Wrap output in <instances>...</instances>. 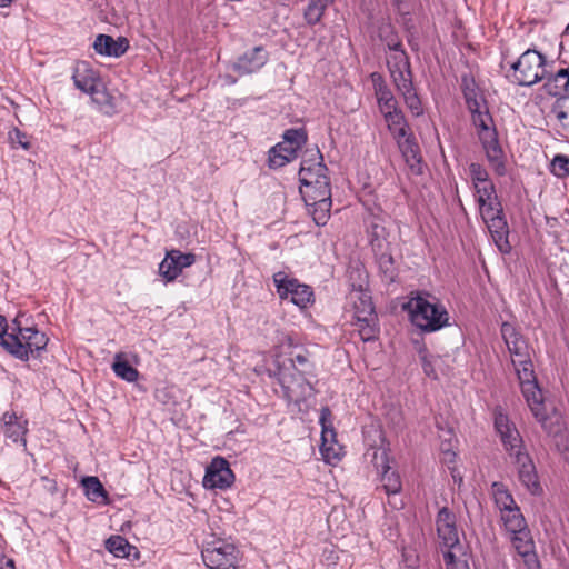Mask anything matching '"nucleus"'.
Instances as JSON below:
<instances>
[{
    "label": "nucleus",
    "mask_w": 569,
    "mask_h": 569,
    "mask_svg": "<svg viewBox=\"0 0 569 569\" xmlns=\"http://www.w3.org/2000/svg\"><path fill=\"white\" fill-rule=\"evenodd\" d=\"M387 67L397 91L415 116L422 112L421 101L413 88L410 60L405 50L388 52Z\"/></svg>",
    "instance_id": "5"
},
{
    "label": "nucleus",
    "mask_w": 569,
    "mask_h": 569,
    "mask_svg": "<svg viewBox=\"0 0 569 569\" xmlns=\"http://www.w3.org/2000/svg\"><path fill=\"white\" fill-rule=\"evenodd\" d=\"M10 336L8 332L7 320L3 316H0V343L4 347L6 338Z\"/></svg>",
    "instance_id": "48"
},
{
    "label": "nucleus",
    "mask_w": 569,
    "mask_h": 569,
    "mask_svg": "<svg viewBox=\"0 0 569 569\" xmlns=\"http://www.w3.org/2000/svg\"><path fill=\"white\" fill-rule=\"evenodd\" d=\"M320 423L322 427V443L320 449L323 458L329 462L335 459L339 460L340 455L333 447L336 433L331 427V411L327 407L321 409Z\"/></svg>",
    "instance_id": "19"
},
{
    "label": "nucleus",
    "mask_w": 569,
    "mask_h": 569,
    "mask_svg": "<svg viewBox=\"0 0 569 569\" xmlns=\"http://www.w3.org/2000/svg\"><path fill=\"white\" fill-rule=\"evenodd\" d=\"M273 282L280 299H289L293 305L303 309L312 301L313 292L307 284L289 278L284 272L273 274Z\"/></svg>",
    "instance_id": "11"
},
{
    "label": "nucleus",
    "mask_w": 569,
    "mask_h": 569,
    "mask_svg": "<svg viewBox=\"0 0 569 569\" xmlns=\"http://www.w3.org/2000/svg\"><path fill=\"white\" fill-rule=\"evenodd\" d=\"M1 429L6 438L12 442H20L26 446V435L28 432V420L14 411H6L1 418Z\"/></svg>",
    "instance_id": "18"
},
{
    "label": "nucleus",
    "mask_w": 569,
    "mask_h": 569,
    "mask_svg": "<svg viewBox=\"0 0 569 569\" xmlns=\"http://www.w3.org/2000/svg\"><path fill=\"white\" fill-rule=\"evenodd\" d=\"M478 138L490 167L498 176L506 174L505 153L500 146L493 119L488 109L481 104L470 110Z\"/></svg>",
    "instance_id": "4"
},
{
    "label": "nucleus",
    "mask_w": 569,
    "mask_h": 569,
    "mask_svg": "<svg viewBox=\"0 0 569 569\" xmlns=\"http://www.w3.org/2000/svg\"><path fill=\"white\" fill-rule=\"evenodd\" d=\"M88 94L99 111L107 116L116 113L114 97L107 90L103 81L99 82Z\"/></svg>",
    "instance_id": "28"
},
{
    "label": "nucleus",
    "mask_w": 569,
    "mask_h": 569,
    "mask_svg": "<svg viewBox=\"0 0 569 569\" xmlns=\"http://www.w3.org/2000/svg\"><path fill=\"white\" fill-rule=\"evenodd\" d=\"M470 178L475 188V192L480 188L493 186L489 179L487 170L479 163L472 162L469 166Z\"/></svg>",
    "instance_id": "36"
},
{
    "label": "nucleus",
    "mask_w": 569,
    "mask_h": 569,
    "mask_svg": "<svg viewBox=\"0 0 569 569\" xmlns=\"http://www.w3.org/2000/svg\"><path fill=\"white\" fill-rule=\"evenodd\" d=\"M442 452H443L446 461H448V462H452L453 461V459L456 457V453L451 449L442 448Z\"/></svg>",
    "instance_id": "50"
},
{
    "label": "nucleus",
    "mask_w": 569,
    "mask_h": 569,
    "mask_svg": "<svg viewBox=\"0 0 569 569\" xmlns=\"http://www.w3.org/2000/svg\"><path fill=\"white\" fill-rule=\"evenodd\" d=\"M284 382L283 380L284 395L289 401L298 405L313 396L312 385L305 377H301L300 381L293 385H284Z\"/></svg>",
    "instance_id": "30"
},
{
    "label": "nucleus",
    "mask_w": 569,
    "mask_h": 569,
    "mask_svg": "<svg viewBox=\"0 0 569 569\" xmlns=\"http://www.w3.org/2000/svg\"><path fill=\"white\" fill-rule=\"evenodd\" d=\"M546 58L537 50L528 49L510 64L507 78L510 82L531 87L546 77Z\"/></svg>",
    "instance_id": "9"
},
{
    "label": "nucleus",
    "mask_w": 569,
    "mask_h": 569,
    "mask_svg": "<svg viewBox=\"0 0 569 569\" xmlns=\"http://www.w3.org/2000/svg\"><path fill=\"white\" fill-rule=\"evenodd\" d=\"M565 32L569 34V24L566 27Z\"/></svg>",
    "instance_id": "52"
},
{
    "label": "nucleus",
    "mask_w": 569,
    "mask_h": 569,
    "mask_svg": "<svg viewBox=\"0 0 569 569\" xmlns=\"http://www.w3.org/2000/svg\"><path fill=\"white\" fill-rule=\"evenodd\" d=\"M509 539L513 549L522 559L527 569H540V561L538 559L535 541L529 529L509 535Z\"/></svg>",
    "instance_id": "14"
},
{
    "label": "nucleus",
    "mask_w": 569,
    "mask_h": 569,
    "mask_svg": "<svg viewBox=\"0 0 569 569\" xmlns=\"http://www.w3.org/2000/svg\"><path fill=\"white\" fill-rule=\"evenodd\" d=\"M443 561L446 569H469L467 562L457 559L451 550L443 551Z\"/></svg>",
    "instance_id": "45"
},
{
    "label": "nucleus",
    "mask_w": 569,
    "mask_h": 569,
    "mask_svg": "<svg viewBox=\"0 0 569 569\" xmlns=\"http://www.w3.org/2000/svg\"><path fill=\"white\" fill-rule=\"evenodd\" d=\"M326 172L327 167L322 162L320 151L318 149L307 151L299 170L301 196L311 198L312 194L327 197V191H331V188Z\"/></svg>",
    "instance_id": "7"
},
{
    "label": "nucleus",
    "mask_w": 569,
    "mask_h": 569,
    "mask_svg": "<svg viewBox=\"0 0 569 569\" xmlns=\"http://www.w3.org/2000/svg\"><path fill=\"white\" fill-rule=\"evenodd\" d=\"M93 49L101 56L119 58L129 49V41L124 37L114 39L109 34H99L94 39Z\"/></svg>",
    "instance_id": "22"
},
{
    "label": "nucleus",
    "mask_w": 569,
    "mask_h": 569,
    "mask_svg": "<svg viewBox=\"0 0 569 569\" xmlns=\"http://www.w3.org/2000/svg\"><path fill=\"white\" fill-rule=\"evenodd\" d=\"M436 525L441 545L452 551L459 545L456 516L448 508H442L438 512Z\"/></svg>",
    "instance_id": "16"
},
{
    "label": "nucleus",
    "mask_w": 569,
    "mask_h": 569,
    "mask_svg": "<svg viewBox=\"0 0 569 569\" xmlns=\"http://www.w3.org/2000/svg\"><path fill=\"white\" fill-rule=\"evenodd\" d=\"M348 311L352 313L353 326L363 341L376 339L379 327L371 296L361 288H352L348 295Z\"/></svg>",
    "instance_id": "6"
},
{
    "label": "nucleus",
    "mask_w": 569,
    "mask_h": 569,
    "mask_svg": "<svg viewBox=\"0 0 569 569\" xmlns=\"http://www.w3.org/2000/svg\"><path fill=\"white\" fill-rule=\"evenodd\" d=\"M72 80L76 88L87 94L102 81L99 72L92 69L89 63L84 61H80L76 64Z\"/></svg>",
    "instance_id": "23"
},
{
    "label": "nucleus",
    "mask_w": 569,
    "mask_h": 569,
    "mask_svg": "<svg viewBox=\"0 0 569 569\" xmlns=\"http://www.w3.org/2000/svg\"><path fill=\"white\" fill-rule=\"evenodd\" d=\"M405 309L411 322L426 332H435L449 326V313L446 307L433 296L419 292L411 297Z\"/></svg>",
    "instance_id": "3"
},
{
    "label": "nucleus",
    "mask_w": 569,
    "mask_h": 569,
    "mask_svg": "<svg viewBox=\"0 0 569 569\" xmlns=\"http://www.w3.org/2000/svg\"><path fill=\"white\" fill-rule=\"evenodd\" d=\"M382 116L387 123L388 130L396 141L411 134L409 126L399 107L395 108V110L383 112Z\"/></svg>",
    "instance_id": "27"
},
{
    "label": "nucleus",
    "mask_w": 569,
    "mask_h": 569,
    "mask_svg": "<svg viewBox=\"0 0 569 569\" xmlns=\"http://www.w3.org/2000/svg\"><path fill=\"white\" fill-rule=\"evenodd\" d=\"M106 548L118 558H129L131 551L137 553L136 547L131 546L127 539L121 536H111L106 541Z\"/></svg>",
    "instance_id": "35"
},
{
    "label": "nucleus",
    "mask_w": 569,
    "mask_h": 569,
    "mask_svg": "<svg viewBox=\"0 0 569 569\" xmlns=\"http://www.w3.org/2000/svg\"><path fill=\"white\" fill-rule=\"evenodd\" d=\"M292 366L302 375L312 372V363L307 352L300 351L291 356Z\"/></svg>",
    "instance_id": "42"
},
{
    "label": "nucleus",
    "mask_w": 569,
    "mask_h": 569,
    "mask_svg": "<svg viewBox=\"0 0 569 569\" xmlns=\"http://www.w3.org/2000/svg\"><path fill=\"white\" fill-rule=\"evenodd\" d=\"M421 365L423 372L428 377H436L435 368H433V357L428 353L426 349L419 351Z\"/></svg>",
    "instance_id": "46"
},
{
    "label": "nucleus",
    "mask_w": 569,
    "mask_h": 569,
    "mask_svg": "<svg viewBox=\"0 0 569 569\" xmlns=\"http://www.w3.org/2000/svg\"><path fill=\"white\" fill-rule=\"evenodd\" d=\"M332 0H310L305 10V18L309 24H316L320 21L326 8Z\"/></svg>",
    "instance_id": "37"
},
{
    "label": "nucleus",
    "mask_w": 569,
    "mask_h": 569,
    "mask_svg": "<svg viewBox=\"0 0 569 569\" xmlns=\"http://www.w3.org/2000/svg\"><path fill=\"white\" fill-rule=\"evenodd\" d=\"M48 338L34 327H22L17 317L10 327V336L6 338L4 349L21 360H28L30 355L47 347Z\"/></svg>",
    "instance_id": "8"
},
{
    "label": "nucleus",
    "mask_w": 569,
    "mask_h": 569,
    "mask_svg": "<svg viewBox=\"0 0 569 569\" xmlns=\"http://www.w3.org/2000/svg\"><path fill=\"white\" fill-rule=\"evenodd\" d=\"M370 79L373 86L378 108L381 113L389 110H395V108L399 107L396 97L393 96L381 73L372 72L370 74Z\"/></svg>",
    "instance_id": "21"
},
{
    "label": "nucleus",
    "mask_w": 569,
    "mask_h": 569,
    "mask_svg": "<svg viewBox=\"0 0 569 569\" xmlns=\"http://www.w3.org/2000/svg\"><path fill=\"white\" fill-rule=\"evenodd\" d=\"M555 90L550 89V92L555 96L562 94L569 90V80L567 74L560 69L552 78Z\"/></svg>",
    "instance_id": "44"
},
{
    "label": "nucleus",
    "mask_w": 569,
    "mask_h": 569,
    "mask_svg": "<svg viewBox=\"0 0 569 569\" xmlns=\"http://www.w3.org/2000/svg\"><path fill=\"white\" fill-rule=\"evenodd\" d=\"M495 428L505 450L518 468L519 481L531 495H540L542 488L538 480L536 467L525 449L522 437L515 423L501 410H496Z\"/></svg>",
    "instance_id": "2"
},
{
    "label": "nucleus",
    "mask_w": 569,
    "mask_h": 569,
    "mask_svg": "<svg viewBox=\"0 0 569 569\" xmlns=\"http://www.w3.org/2000/svg\"><path fill=\"white\" fill-rule=\"evenodd\" d=\"M9 138L13 146H19L24 150H28L30 148V143L27 140V136L17 128L12 129L9 132Z\"/></svg>",
    "instance_id": "47"
},
{
    "label": "nucleus",
    "mask_w": 569,
    "mask_h": 569,
    "mask_svg": "<svg viewBox=\"0 0 569 569\" xmlns=\"http://www.w3.org/2000/svg\"><path fill=\"white\" fill-rule=\"evenodd\" d=\"M309 212L317 226H325L330 217L331 191H327V197L312 194L311 197H302Z\"/></svg>",
    "instance_id": "24"
},
{
    "label": "nucleus",
    "mask_w": 569,
    "mask_h": 569,
    "mask_svg": "<svg viewBox=\"0 0 569 569\" xmlns=\"http://www.w3.org/2000/svg\"><path fill=\"white\" fill-rule=\"evenodd\" d=\"M492 495L496 506L499 508L500 513H505L513 508H518L511 493L505 488L502 483L493 482Z\"/></svg>",
    "instance_id": "34"
},
{
    "label": "nucleus",
    "mask_w": 569,
    "mask_h": 569,
    "mask_svg": "<svg viewBox=\"0 0 569 569\" xmlns=\"http://www.w3.org/2000/svg\"><path fill=\"white\" fill-rule=\"evenodd\" d=\"M267 60L268 56L264 49L256 47L238 58L233 63V70L240 76L249 74L261 69Z\"/></svg>",
    "instance_id": "20"
},
{
    "label": "nucleus",
    "mask_w": 569,
    "mask_h": 569,
    "mask_svg": "<svg viewBox=\"0 0 569 569\" xmlns=\"http://www.w3.org/2000/svg\"><path fill=\"white\" fill-rule=\"evenodd\" d=\"M234 480V475L230 469L229 462L221 457L212 459L204 476V485L210 488L226 489Z\"/></svg>",
    "instance_id": "15"
},
{
    "label": "nucleus",
    "mask_w": 569,
    "mask_h": 569,
    "mask_svg": "<svg viewBox=\"0 0 569 569\" xmlns=\"http://www.w3.org/2000/svg\"><path fill=\"white\" fill-rule=\"evenodd\" d=\"M81 485L84 489V493H86L87 498L90 501L102 502V503H106L108 501V493L97 477H93V476L84 477L81 480Z\"/></svg>",
    "instance_id": "31"
},
{
    "label": "nucleus",
    "mask_w": 569,
    "mask_h": 569,
    "mask_svg": "<svg viewBox=\"0 0 569 569\" xmlns=\"http://www.w3.org/2000/svg\"><path fill=\"white\" fill-rule=\"evenodd\" d=\"M111 367L114 375L124 381L134 382L139 378V371L128 362L122 352L116 353Z\"/></svg>",
    "instance_id": "32"
},
{
    "label": "nucleus",
    "mask_w": 569,
    "mask_h": 569,
    "mask_svg": "<svg viewBox=\"0 0 569 569\" xmlns=\"http://www.w3.org/2000/svg\"><path fill=\"white\" fill-rule=\"evenodd\" d=\"M501 520L508 535H513L528 529L526 519L522 516L519 507L502 513Z\"/></svg>",
    "instance_id": "33"
},
{
    "label": "nucleus",
    "mask_w": 569,
    "mask_h": 569,
    "mask_svg": "<svg viewBox=\"0 0 569 569\" xmlns=\"http://www.w3.org/2000/svg\"><path fill=\"white\" fill-rule=\"evenodd\" d=\"M0 569H16L13 559L0 556Z\"/></svg>",
    "instance_id": "49"
},
{
    "label": "nucleus",
    "mask_w": 569,
    "mask_h": 569,
    "mask_svg": "<svg viewBox=\"0 0 569 569\" xmlns=\"http://www.w3.org/2000/svg\"><path fill=\"white\" fill-rule=\"evenodd\" d=\"M371 461L380 472V481L388 496L397 495L401 491L402 483L398 472L391 471L389 466V456L386 448H372Z\"/></svg>",
    "instance_id": "12"
},
{
    "label": "nucleus",
    "mask_w": 569,
    "mask_h": 569,
    "mask_svg": "<svg viewBox=\"0 0 569 569\" xmlns=\"http://www.w3.org/2000/svg\"><path fill=\"white\" fill-rule=\"evenodd\" d=\"M380 38L388 48L389 52L396 51V50H403L401 40L399 37L393 32L392 28L390 26L382 27L380 29Z\"/></svg>",
    "instance_id": "39"
},
{
    "label": "nucleus",
    "mask_w": 569,
    "mask_h": 569,
    "mask_svg": "<svg viewBox=\"0 0 569 569\" xmlns=\"http://www.w3.org/2000/svg\"><path fill=\"white\" fill-rule=\"evenodd\" d=\"M550 171L558 178L569 176V157L565 154H556L550 163Z\"/></svg>",
    "instance_id": "40"
},
{
    "label": "nucleus",
    "mask_w": 569,
    "mask_h": 569,
    "mask_svg": "<svg viewBox=\"0 0 569 569\" xmlns=\"http://www.w3.org/2000/svg\"><path fill=\"white\" fill-rule=\"evenodd\" d=\"M491 238L501 253H509L511 246L508 240L509 227L506 221L503 210L498 214H490V217H482Z\"/></svg>",
    "instance_id": "17"
},
{
    "label": "nucleus",
    "mask_w": 569,
    "mask_h": 569,
    "mask_svg": "<svg viewBox=\"0 0 569 569\" xmlns=\"http://www.w3.org/2000/svg\"><path fill=\"white\" fill-rule=\"evenodd\" d=\"M13 0H0V8H8L12 4Z\"/></svg>",
    "instance_id": "51"
},
{
    "label": "nucleus",
    "mask_w": 569,
    "mask_h": 569,
    "mask_svg": "<svg viewBox=\"0 0 569 569\" xmlns=\"http://www.w3.org/2000/svg\"><path fill=\"white\" fill-rule=\"evenodd\" d=\"M398 148L400 149L402 157L408 164L410 171L413 174L422 173V160L420 156L419 146L416 142L412 134L407 136L400 140H397Z\"/></svg>",
    "instance_id": "25"
},
{
    "label": "nucleus",
    "mask_w": 569,
    "mask_h": 569,
    "mask_svg": "<svg viewBox=\"0 0 569 569\" xmlns=\"http://www.w3.org/2000/svg\"><path fill=\"white\" fill-rule=\"evenodd\" d=\"M476 200L481 218L490 217V214H498L503 210L496 193L495 184L487 188H480L476 191Z\"/></svg>",
    "instance_id": "26"
},
{
    "label": "nucleus",
    "mask_w": 569,
    "mask_h": 569,
    "mask_svg": "<svg viewBox=\"0 0 569 569\" xmlns=\"http://www.w3.org/2000/svg\"><path fill=\"white\" fill-rule=\"evenodd\" d=\"M297 158V152L287 142H279L270 149L268 163L272 169L281 168Z\"/></svg>",
    "instance_id": "29"
},
{
    "label": "nucleus",
    "mask_w": 569,
    "mask_h": 569,
    "mask_svg": "<svg viewBox=\"0 0 569 569\" xmlns=\"http://www.w3.org/2000/svg\"><path fill=\"white\" fill-rule=\"evenodd\" d=\"M463 82V96L469 110H477L478 106L481 104V101L478 100L477 93L475 90V82L469 81L467 78L462 79Z\"/></svg>",
    "instance_id": "43"
},
{
    "label": "nucleus",
    "mask_w": 569,
    "mask_h": 569,
    "mask_svg": "<svg viewBox=\"0 0 569 569\" xmlns=\"http://www.w3.org/2000/svg\"><path fill=\"white\" fill-rule=\"evenodd\" d=\"M307 141V134L302 129H290L283 134V141L297 152Z\"/></svg>",
    "instance_id": "41"
},
{
    "label": "nucleus",
    "mask_w": 569,
    "mask_h": 569,
    "mask_svg": "<svg viewBox=\"0 0 569 569\" xmlns=\"http://www.w3.org/2000/svg\"><path fill=\"white\" fill-rule=\"evenodd\" d=\"M551 114L565 129L569 130V97L558 99L552 106Z\"/></svg>",
    "instance_id": "38"
},
{
    "label": "nucleus",
    "mask_w": 569,
    "mask_h": 569,
    "mask_svg": "<svg viewBox=\"0 0 569 569\" xmlns=\"http://www.w3.org/2000/svg\"><path fill=\"white\" fill-rule=\"evenodd\" d=\"M201 555L210 569H237L239 552L232 543L222 540L208 542Z\"/></svg>",
    "instance_id": "10"
},
{
    "label": "nucleus",
    "mask_w": 569,
    "mask_h": 569,
    "mask_svg": "<svg viewBox=\"0 0 569 569\" xmlns=\"http://www.w3.org/2000/svg\"><path fill=\"white\" fill-rule=\"evenodd\" d=\"M194 262L196 256L193 253L171 250L167 252L159 264V273L167 282H171L181 274L183 269L191 267Z\"/></svg>",
    "instance_id": "13"
},
{
    "label": "nucleus",
    "mask_w": 569,
    "mask_h": 569,
    "mask_svg": "<svg viewBox=\"0 0 569 569\" xmlns=\"http://www.w3.org/2000/svg\"><path fill=\"white\" fill-rule=\"evenodd\" d=\"M501 336L511 356L526 402L535 418L543 421L547 417L543 396L537 383L529 346L523 336L509 322L501 325Z\"/></svg>",
    "instance_id": "1"
}]
</instances>
